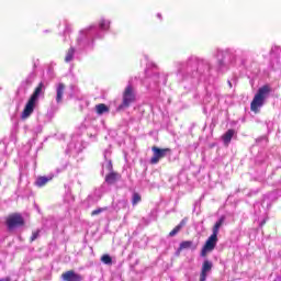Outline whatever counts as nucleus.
Returning <instances> with one entry per match:
<instances>
[{"instance_id":"1","label":"nucleus","mask_w":281,"mask_h":281,"mask_svg":"<svg viewBox=\"0 0 281 281\" xmlns=\"http://www.w3.org/2000/svg\"><path fill=\"white\" fill-rule=\"evenodd\" d=\"M45 89V85L43 82H40L37 87L34 89L33 93L31 94L29 101L26 102L21 117L23 120H27L34 113V109H36V104L38 103V98H41V93H43V90Z\"/></svg>"},{"instance_id":"2","label":"nucleus","mask_w":281,"mask_h":281,"mask_svg":"<svg viewBox=\"0 0 281 281\" xmlns=\"http://www.w3.org/2000/svg\"><path fill=\"white\" fill-rule=\"evenodd\" d=\"M270 93V85H265L261 88H259L250 103V111H252V113H260V109L265 106V100H267V95H269Z\"/></svg>"},{"instance_id":"3","label":"nucleus","mask_w":281,"mask_h":281,"mask_svg":"<svg viewBox=\"0 0 281 281\" xmlns=\"http://www.w3.org/2000/svg\"><path fill=\"white\" fill-rule=\"evenodd\" d=\"M5 225L9 232L16 229V227L25 226V218L21 213H11L5 217Z\"/></svg>"},{"instance_id":"4","label":"nucleus","mask_w":281,"mask_h":281,"mask_svg":"<svg viewBox=\"0 0 281 281\" xmlns=\"http://www.w3.org/2000/svg\"><path fill=\"white\" fill-rule=\"evenodd\" d=\"M135 89L133 86H127L123 91V100L122 103L117 106L116 111H124V109H128L133 102H135Z\"/></svg>"},{"instance_id":"5","label":"nucleus","mask_w":281,"mask_h":281,"mask_svg":"<svg viewBox=\"0 0 281 281\" xmlns=\"http://www.w3.org/2000/svg\"><path fill=\"white\" fill-rule=\"evenodd\" d=\"M218 244V236L216 235H211L205 244L203 245L202 249H201V252H200V256L202 258H206L207 257V254H212V251L214 249H216V245Z\"/></svg>"},{"instance_id":"6","label":"nucleus","mask_w":281,"mask_h":281,"mask_svg":"<svg viewBox=\"0 0 281 281\" xmlns=\"http://www.w3.org/2000/svg\"><path fill=\"white\" fill-rule=\"evenodd\" d=\"M151 151L154 153V155L150 158V164L153 166H155V165L159 164V161H161V159H164V157H166L167 155H170V153H172V149L159 148L157 146H153Z\"/></svg>"},{"instance_id":"7","label":"nucleus","mask_w":281,"mask_h":281,"mask_svg":"<svg viewBox=\"0 0 281 281\" xmlns=\"http://www.w3.org/2000/svg\"><path fill=\"white\" fill-rule=\"evenodd\" d=\"M61 280L64 281H82L85 278L82 274L77 273L75 270H68L61 273Z\"/></svg>"},{"instance_id":"8","label":"nucleus","mask_w":281,"mask_h":281,"mask_svg":"<svg viewBox=\"0 0 281 281\" xmlns=\"http://www.w3.org/2000/svg\"><path fill=\"white\" fill-rule=\"evenodd\" d=\"M109 170H111V172L105 176V183L113 186V183H115V181H117L122 176L116 171H113V164L111 162H109Z\"/></svg>"},{"instance_id":"9","label":"nucleus","mask_w":281,"mask_h":281,"mask_svg":"<svg viewBox=\"0 0 281 281\" xmlns=\"http://www.w3.org/2000/svg\"><path fill=\"white\" fill-rule=\"evenodd\" d=\"M187 224H188V217H184L171 232H169V237L173 238V236H177L178 233L181 232V229H183V226Z\"/></svg>"},{"instance_id":"10","label":"nucleus","mask_w":281,"mask_h":281,"mask_svg":"<svg viewBox=\"0 0 281 281\" xmlns=\"http://www.w3.org/2000/svg\"><path fill=\"white\" fill-rule=\"evenodd\" d=\"M212 271V261L205 260L202 265L200 278H205L207 279V272Z\"/></svg>"},{"instance_id":"11","label":"nucleus","mask_w":281,"mask_h":281,"mask_svg":"<svg viewBox=\"0 0 281 281\" xmlns=\"http://www.w3.org/2000/svg\"><path fill=\"white\" fill-rule=\"evenodd\" d=\"M65 89L66 86L65 83H58L57 89H56V102L57 104H60L63 102V95H65Z\"/></svg>"},{"instance_id":"12","label":"nucleus","mask_w":281,"mask_h":281,"mask_svg":"<svg viewBox=\"0 0 281 281\" xmlns=\"http://www.w3.org/2000/svg\"><path fill=\"white\" fill-rule=\"evenodd\" d=\"M236 135V131L228 130L223 136L222 139L224 142V146H229L232 144V138Z\"/></svg>"},{"instance_id":"13","label":"nucleus","mask_w":281,"mask_h":281,"mask_svg":"<svg viewBox=\"0 0 281 281\" xmlns=\"http://www.w3.org/2000/svg\"><path fill=\"white\" fill-rule=\"evenodd\" d=\"M224 223H225V215H222L213 226V229H212L213 236H218V232L221 227H223Z\"/></svg>"},{"instance_id":"14","label":"nucleus","mask_w":281,"mask_h":281,"mask_svg":"<svg viewBox=\"0 0 281 281\" xmlns=\"http://www.w3.org/2000/svg\"><path fill=\"white\" fill-rule=\"evenodd\" d=\"M183 249H196V245L192 240H184L180 243L178 251H183Z\"/></svg>"},{"instance_id":"15","label":"nucleus","mask_w":281,"mask_h":281,"mask_svg":"<svg viewBox=\"0 0 281 281\" xmlns=\"http://www.w3.org/2000/svg\"><path fill=\"white\" fill-rule=\"evenodd\" d=\"M49 181H52V178L40 176L37 178V180L35 181V186H37V188H43V187L47 186V183H49Z\"/></svg>"},{"instance_id":"16","label":"nucleus","mask_w":281,"mask_h":281,"mask_svg":"<svg viewBox=\"0 0 281 281\" xmlns=\"http://www.w3.org/2000/svg\"><path fill=\"white\" fill-rule=\"evenodd\" d=\"M95 111L98 115H103V113H109V106L104 103H99L95 105Z\"/></svg>"},{"instance_id":"17","label":"nucleus","mask_w":281,"mask_h":281,"mask_svg":"<svg viewBox=\"0 0 281 281\" xmlns=\"http://www.w3.org/2000/svg\"><path fill=\"white\" fill-rule=\"evenodd\" d=\"M99 27L100 30H103L104 32H106L111 27V22L102 19L99 21Z\"/></svg>"},{"instance_id":"18","label":"nucleus","mask_w":281,"mask_h":281,"mask_svg":"<svg viewBox=\"0 0 281 281\" xmlns=\"http://www.w3.org/2000/svg\"><path fill=\"white\" fill-rule=\"evenodd\" d=\"M75 49L74 48H69L66 57H65V63H71V60H74V54H75Z\"/></svg>"},{"instance_id":"19","label":"nucleus","mask_w":281,"mask_h":281,"mask_svg":"<svg viewBox=\"0 0 281 281\" xmlns=\"http://www.w3.org/2000/svg\"><path fill=\"white\" fill-rule=\"evenodd\" d=\"M142 202V195L137 192H134L132 195V205H137V203Z\"/></svg>"},{"instance_id":"20","label":"nucleus","mask_w":281,"mask_h":281,"mask_svg":"<svg viewBox=\"0 0 281 281\" xmlns=\"http://www.w3.org/2000/svg\"><path fill=\"white\" fill-rule=\"evenodd\" d=\"M101 262H103V265H113V258H111L109 255H103L101 257Z\"/></svg>"},{"instance_id":"21","label":"nucleus","mask_w":281,"mask_h":281,"mask_svg":"<svg viewBox=\"0 0 281 281\" xmlns=\"http://www.w3.org/2000/svg\"><path fill=\"white\" fill-rule=\"evenodd\" d=\"M109 207H99L91 212V216H98V214H102V212H106Z\"/></svg>"},{"instance_id":"22","label":"nucleus","mask_w":281,"mask_h":281,"mask_svg":"<svg viewBox=\"0 0 281 281\" xmlns=\"http://www.w3.org/2000/svg\"><path fill=\"white\" fill-rule=\"evenodd\" d=\"M38 236H41V231L33 232L32 236L30 238V243H34V240H36V238H38Z\"/></svg>"},{"instance_id":"23","label":"nucleus","mask_w":281,"mask_h":281,"mask_svg":"<svg viewBox=\"0 0 281 281\" xmlns=\"http://www.w3.org/2000/svg\"><path fill=\"white\" fill-rule=\"evenodd\" d=\"M0 281H12V279L10 277H7V278L0 279Z\"/></svg>"},{"instance_id":"24","label":"nucleus","mask_w":281,"mask_h":281,"mask_svg":"<svg viewBox=\"0 0 281 281\" xmlns=\"http://www.w3.org/2000/svg\"><path fill=\"white\" fill-rule=\"evenodd\" d=\"M207 279H205L204 277H200L199 281H206Z\"/></svg>"},{"instance_id":"25","label":"nucleus","mask_w":281,"mask_h":281,"mask_svg":"<svg viewBox=\"0 0 281 281\" xmlns=\"http://www.w3.org/2000/svg\"><path fill=\"white\" fill-rule=\"evenodd\" d=\"M228 86L232 87V82H228Z\"/></svg>"},{"instance_id":"26","label":"nucleus","mask_w":281,"mask_h":281,"mask_svg":"<svg viewBox=\"0 0 281 281\" xmlns=\"http://www.w3.org/2000/svg\"><path fill=\"white\" fill-rule=\"evenodd\" d=\"M228 86L232 87V82H228Z\"/></svg>"}]
</instances>
